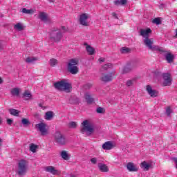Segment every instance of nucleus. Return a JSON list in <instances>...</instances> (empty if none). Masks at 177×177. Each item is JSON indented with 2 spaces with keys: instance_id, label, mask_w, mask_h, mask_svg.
Wrapping results in <instances>:
<instances>
[{
  "instance_id": "1",
  "label": "nucleus",
  "mask_w": 177,
  "mask_h": 177,
  "mask_svg": "<svg viewBox=\"0 0 177 177\" xmlns=\"http://www.w3.org/2000/svg\"><path fill=\"white\" fill-rule=\"evenodd\" d=\"M53 86L57 91L61 92H66V93H70L73 89V86L71 83L67 82V80L63 79L61 81L56 82L53 84Z\"/></svg>"
},
{
  "instance_id": "2",
  "label": "nucleus",
  "mask_w": 177,
  "mask_h": 177,
  "mask_svg": "<svg viewBox=\"0 0 177 177\" xmlns=\"http://www.w3.org/2000/svg\"><path fill=\"white\" fill-rule=\"evenodd\" d=\"M28 168V161L22 159L18 162V169L17 174L19 176H24L27 174V169Z\"/></svg>"
},
{
  "instance_id": "3",
  "label": "nucleus",
  "mask_w": 177,
  "mask_h": 177,
  "mask_svg": "<svg viewBox=\"0 0 177 177\" xmlns=\"http://www.w3.org/2000/svg\"><path fill=\"white\" fill-rule=\"evenodd\" d=\"M82 127L81 129V132L84 134L86 133L87 136H91L93 133V124L90 123L88 120H84L82 123Z\"/></svg>"
},
{
  "instance_id": "4",
  "label": "nucleus",
  "mask_w": 177,
  "mask_h": 177,
  "mask_svg": "<svg viewBox=\"0 0 177 177\" xmlns=\"http://www.w3.org/2000/svg\"><path fill=\"white\" fill-rule=\"evenodd\" d=\"M78 63H79V61L77 59H70L67 66V70L68 73H71V74H73V75H75V74H77L78 66L77 65L78 64Z\"/></svg>"
},
{
  "instance_id": "5",
  "label": "nucleus",
  "mask_w": 177,
  "mask_h": 177,
  "mask_svg": "<svg viewBox=\"0 0 177 177\" xmlns=\"http://www.w3.org/2000/svg\"><path fill=\"white\" fill-rule=\"evenodd\" d=\"M54 142H55V143L59 146H64L67 144L66 136L59 131H55L54 133Z\"/></svg>"
},
{
  "instance_id": "6",
  "label": "nucleus",
  "mask_w": 177,
  "mask_h": 177,
  "mask_svg": "<svg viewBox=\"0 0 177 177\" xmlns=\"http://www.w3.org/2000/svg\"><path fill=\"white\" fill-rule=\"evenodd\" d=\"M62 38H63L62 30L57 28L51 31L50 34V39H52L54 42H60Z\"/></svg>"
},
{
  "instance_id": "7",
  "label": "nucleus",
  "mask_w": 177,
  "mask_h": 177,
  "mask_svg": "<svg viewBox=\"0 0 177 177\" xmlns=\"http://www.w3.org/2000/svg\"><path fill=\"white\" fill-rule=\"evenodd\" d=\"M144 44L149 50L154 52L156 50L158 49V46H154V39L146 37L143 39Z\"/></svg>"
},
{
  "instance_id": "8",
  "label": "nucleus",
  "mask_w": 177,
  "mask_h": 177,
  "mask_svg": "<svg viewBox=\"0 0 177 177\" xmlns=\"http://www.w3.org/2000/svg\"><path fill=\"white\" fill-rule=\"evenodd\" d=\"M162 77L163 80V86H171V85H172V77H171L170 73H162Z\"/></svg>"
},
{
  "instance_id": "9",
  "label": "nucleus",
  "mask_w": 177,
  "mask_h": 177,
  "mask_svg": "<svg viewBox=\"0 0 177 177\" xmlns=\"http://www.w3.org/2000/svg\"><path fill=\"white\" fill-rule=\"evenodd\" d=\"M35 128L41 132L42 136H45L49 133L48 131V129H46V124L44 122H40L39 124H35Z\"/></svg>"
},
{
  "instance_id": "10",
  "label": "nucleus",
  "mask_w": 177,
  "mask_h": 177,
  "mask_svg": "<svg viewBox=\"0 0 177 177\" xmlns=\"http://www.w3.org/2000/svg\"><path fill=\"white\" fill-rule=\"evenodd\" d=\"M88 19H89V15L88 14L86 13L82 14L79 19L80 24H81L82 26H84V27H88V26H89V24L86 21L88 20Z\"/></svg>"
},
{
  "instance_id": "11",
  "label": "nucleus",
  "mask_w": 177,
  "mask_h": 177,
  "mask_svg": "<svg viewBox=\"0 0 177 177\" xmlns=\"http://www.w3.org/2000/svg\"><path fill=\"white\" fill-rule=\"evenodd\" d=\"M146 91L151 97H157L158 96V91L153 89L150 85H147Z\"/></svg>"
},
{
  "instance_id": "12",
  "label": "nucleus",
  "mask_w": 177,
  "mask_h": 177,
  "mask_svg": "<svg viewBox=\"0 0 177 177\" xmlns=\"http://www.w3.org/2000/svg\"><path fill=\"white\" fill-rule=\"evenodd\" d=\"M113 75H114V72L109 73V74H103L100 80L103 82H110L113 81Z\"/></svg>"
},
{
  "instance_id": "13",
  "label": "nucleus",
  "mask_w": 177,
  "mask_h": 177,
  "mask_svg": "<svg viewBox=\"0 0 177 177\" xmlns=\"http://www.w3.org/2000/svg\"><path fill=\"white\" fill-rule=\"evenodd\" d=\"M127 64L130 65V67L131 69H133V71L139 67V60L138 59H131L127 62Z\"/></svg>"
},
{
  "instance_id": "14",
  "label": "nucleus",
  "mask_w": 177,
  "mask_h": 177,
  "mask_svg": "<svg viewBox=\"0 0 177 177\" xmlns=\"http://www.w3.org/2000/svg\"><path fill=\"white\" fill-rule=\"evenodd\" d=\"M46 172H49L52 175H59V170L56 169L53 166H47L45 167Z\"/></svg>"
},
{
  "instance_id": "15",
  "label": "nucleus",
  "mask_w": 177,
  "mask_h": 177,
  "mask_svg": "<svg viewBox=\"0 0 177 177\" xmlns=\"http://www.w3.org/2000/svg\"><path fill=\"white\" fill-rule=\"evenodd\" d=\"M151 34V29H140V35L143 37V38H149V35Z\"/></svg>"
},
{
  "instance_id": "16",
  "label": "nucleus",
  "mask_w": 177,
  "mask_h": 177,
  "mask_svg": "<svg viewBox=\"0 0 177 177\" xmlns=\"http://www.w3.org/2000/svg\"><path fill=\"white\" fill-rule=\"evenodd\" d=\"M127 168L129 172H138L139 171V168L136 167L132 162L127 163Z\"/></svg>"
},
{
  "instance_id": "17",
  "label": "nucleus",
  "mask_w": 177,
  "mask_h": 177,
  "mask_svg": "<svg viewBox=\"0 0 177 177\" xmlns=\"http://www.w3.org/2000/svg\"><path fill=\"white\" fill-rule=\"evenodd\" d=\"M140 168L143 169V171H149L150 168H151V164L147 163L146 161H143L140 165Z\"/></svg>"
},
{
  "instance_id": "18",
  "label": "nucleus",
  "mask_w": 177,
  "mask_h": 177,
  "mask_svg": "<svg viewBox=\"0 0 177 177\" xmlns=\"http://www.w3.org/2000/svg\"><path fill=\"white\" fill-rule=\"evenodd\" d=\"M132 71H133L132 68H131L129 64L127 62L122 69V74H128L132 73Z\"/></svg>"
},
{
  "instance_id": "19",
  "label": "nucleus",
  "mask_w": 177,
  "mask_h": 177,
  "mask_svg": "<svg viewBox=\"0 0 177 177\" xmlns=\"http://www.w3.org/2000/svg\"><path fill=\"white\" fill-rule=\"evenodd\" d=\"M113 147H114V145L110 141H107L102 145V149L104 150H111Z\"/></svg>"
},
{
  "instance_id": "20",
  "label": "nucleus",
  "mask_w": 177,
  "mask_h": 177,
  "mask_svg": "<svg viewBox=\"0 0 177 177\" xmlns=\"http://www.w3.org/2000/svg\"><path fill=\"white\" fill-rule=\"evenodd\" d=\"M84 97L86 99V102L88 104H92V103H93V102H95V99L93 98L92 95H91L89 94V93H86Z\"/></svg>"
},
{
  "instance_id": "21",
  "label": "nucleus",
  "mask_w": 177,
  "mask_h": 177,
  "mask_svg": "<svg viewBox=\"0 0 177 177\" xmlns=\"http://www.w3.org/2000/svg\"><path fill=\"white\" fill-rule=\"evenodd\" d=\"M98 168L101 172H109V167L103 163H98Z\"/></svg>"
},
{
  "instance_id": "22",
  "label": "nucleus",
  "mask_w": 177,
  "mask_h": 177,
  "mask_svg": "<svg viewBox=\"0 0 177 177\" xmlns=\"http://www.w3.org/2000/svg\"><path fill=\"white\" fill-rule=\"evenodd\" d=\"M84 46H86V50L89 55H95V48H93L92 46L88 45L87 43H84Z\"/></svg>"
},
{
  "instance_id": "23",
  "label": "nucleus",
  "mask_w": 177,
  "mask_h": 177,
  "mask_svg": "<svg viewBox=\"0 0 177 177\" xmlns=\"http://www.w3.org/2000/svg\"><path fill=\"white\" fill-rule=\"evenodd\" d=\"M165 59L168 63H172L174 62V59H175V56L171 53H169L165 55Z\"/></svg>"
},
{
  "instance_id": "24",
  "label": "nucleus",
  "mask_w": 177,
  "mask_h": 177,
  "mask_svg": "<svg viewBox=\"0 0 177 177\" xmlns=\"http://www.w3.org/2000/svg\"><path fill=\"white\" fill-rule=\"evenodd\" d=\"M22 97L24 99V100H30V99L32 97V95H31V93H30V91H25L22 95Z\"/></svg>"
},
{
  "instance_id": "25",
  "label": "nucleus",
  "mask_w": 177,
  "mask_h": 177,
  "mask_svg": "<svg viewBox=\"0 0 177 177\" xmlns=\"http://www.w3.org/2000/svg\"><path fill=\"white\" fill-rule=\"evenodd\" d=\"M8 111L11 115H14V117H19L20 114V111L15 109H10Z\"/></svg>"
},
{
  "instance_id": "26",
  "label": "nucleus",
  "mask_w": 177,
  "mask_h": 177,
  "mask_svg": "<svg viewBox=\"0 0 177 177\" xmlns=\"http://www.w3.org/2000/svg\"><path fill=\"white\" fill-rule=\"evenodd\" d=\"M45 120H47V121H50L53 118V111H47L44 116Z\"/></svg>"
},
{
  "instance_id": "27",
  "label": "nucleus",
  "mask_w": 177,
  "mask_h": 177,
  "mask_svg": "<svg viewBox=\"0 0 177 177\" xmlns=\"http://www.w3.org/2000/svg\"><path fill=\"white\" fill-rule=\"evenodd\" d=\"M138 78L137 77H133L131 80H127L126 82V86L129 87V86H133V84H135V82H136Z\"/></svg>"
},
{
  "instance_id": "28",
  "label": "nucleus",
  "mask_w": 177,
  "mask_h": 177,
  "mask_svg": "<svg viewBox=\"0 0 177 177\" xmlns=\"http://www.w3.org/2000/svg\"><path fill=\"white\" fill-rule=\"evenodd\" d=\"M10 93L12 96H19L20 95V88H14L10 91Z\"/></svg>"
},
{
  "instance_id": "29",
  "label": "nucleus",
  "mask_w": 177,
  "mask_h": 177,
  "mask_svg": "<svg viewBox=\"0 0 177 177\" xmlns=\"http://www.w3.org/2000/svg\"><path fill=\"white\" fill-rule=\"evenodd\" d=\"M60 156L62 157V158H63V160H70V156L66 151H62L60 153Z\"/></svg>"
},
{
  "instance_id": "30",
  "label": "nucleus",
  "mask_w": 177,
  "mask_h": 177,
  "mask_svg": "<svg viewBox=\"0 0 177 177\" xmlns=\"http://www.w3.org/2000/svg\"><path fill=\"white\" fill-rule=\"evenodd\" d=\"M39 19L41 20V21H48V16H46V13L41 12L39 15Z\"/></svg>"
},
{
  "instance_id": "31",
  "label": "nucleus",
  "mask_w": 177,
  "mask_h": 177,
  "mask_svg": "<svg viewBox=\"0 0 177 177\" xmlns=\"http://www.w3.org/2000/svg\"><path fill=\"white\" fill-rule=\"evenodd\" d=\"M38 60V57H28L26 59V63H34L35 62H37Z\"/></svg>"
},
{
  "instance_id": "32",
  "label": "nucleus",
  "mask_w": 177,
  "mask_h": 177,
  "mask_svg": "<svg viewBox=\"0 0 177 177\" xmlns=\"http://www.w3.org/2000/svg\"><path fill=\"white\" fill-rule=\"evenodd\" d=\"M127 0H115L114 4L116 5V6H120V5H127Z\"/></svg>"
},
{
  "instance_id": "33",
  "label": "nucleus",
  "mask_w": 177,
  "mask_h": 177,
  "mask_svg": "<svg viewBox=\"0 0 177 177\" xmlns=\"http://www.w3.org/2000/svg\"><path fill=\"white\" fill-rule=\"evenodd\" d=\"M21 124H23L24 127H28L29 125H31V122L27 118H23L21 120Z\"/></svg>"
},
{
  "instance_id": "34",
  "label": "nucleus",
  "mask_w": 177,
  "mask_h": 177,
  "mask_svg": "<svg viewBox=\"0 0 177 177\" xmlns=\"http://www.w3.org/2000/svg\"><path fill=\"white\" fill-rule=\"evenodd\" d=\"M131 48L128 47H122L120 50L121 53L127 54V53H131Z\"/></svg>"
},
{
  "instance_id": "35",
  "label": "nucleus",
  "mask_w": 177,
  "mask_h": 177,
  "mask_svg": "<svg viewBox=\"0 0 177 177\" xmlns=\"http://www.w3.org/2000/svg\"><path fill=\"white\" fill-rule=\"evenodd\" d=\"M14 28H15L16 30H17L18 31H23V30H24V27L23 26V25H21V24L18 23L15 26Z\"/></svg>"
},
{
  "instance_id": "36",
  "label": "nucleus",
  "mask_w": 177,
  "mask_h": 177,
  "mask_svg": "<svg viewBox=\"0 0 177 177\" xmlns=\"http://www.w3.org/2000/svg\"><path fill=\"white\" fill-rule=\"evenodd\" d=\"M37 149H38V145H36L32 143L30 145V151H32V153H36Z\"/></svg>"
},
{
  "instance_id": "37",
  "label": "nucleus",
  "mask_w": 177,
  "mask_h": 177,
  "mask_svg": "<svg viewBox=\"0 0 177 177\" xmlns=\"http://www.w3.org/2000/svg\"><path fill=\"white\" fill-rule=\"evenodd\" d=\"M22 13H25L26 15H32V13H34V10H28L27 8H23Z\"/></svg>"
},
{
  "instance_id": "38",
  "label": "nucleus",
  "mask_w": 177,
  "mask_h": 177,
  "mask_svg": "<svg viewBox=\"0 0 177 177\" xmlns=\"http://www.w3.org/2000/svg\"><path fill=\"white\" fill-rule=\"evenodd\" d=\"M56 64H57V59L55 58H52L50 59V66H51V67H55Z\"/></svg>"
},
{
  "instance_id": "39",
  "label": "nucleus",
  "mask_w": 177,
  "mask_h": 177,
  "mask_svg": "<svg viewBox=\"0 0 177 177\" xmlns=\"http://www.w3.org/2000/svg\"><path fill=\"white\" fill-rule=\"evenodd\" d=\"M113 67V64L109 63V64H104L103 66H102V70L104 71H107V69L108 68H112Z\"/></svg>"
},
{
  "instance_id": "40",
  "label": "nucleus",
  "mask_w": 177,
  "mask_h": 177,
  "mask_svg": "<svg viewBox=\"0 0 177 177\" xmlns=\"http://www.w3.org/2000/svg\"><path fill=\"white\" fill-rule=\"evenodd\" d=\"M104 108H102V107H98L96 109V112L98 113V114H104Z\"/></svg>"
},
{
  "instance_id": "41",
  "label": "nucleus",
  "mask_w": 177,
  "mask_h": 177,
  "mask_svg": "<svg viewBox=\"0 0 177 177\" xmlns=\"http://www.w3.org/2000/svg\"><path fill=\"white\" fill-rule=\"evenodd\" d=\"M153 23H154V24H161V19L159 17L155 18L153 20Z\"/></svg>"
},
{
  "instance_id": "42",
  "label": "nucleus",
  "mask_w": 177,
  "mask_h": 177,
  "mask_svg": "<svg viewBox=\"0 0 177 177\" xmlns=\"http://www.w3.org/2000/svg\"><path fill=\"white\" fill-rule=\"evenodd\" d=\"M69 128H77V122H69Z\"/></svg>"
},
{
  "instance_id": "43",
  "label": "nucleus",
  "mask_w": 177,
  "mask_h": 177,
  "mask_svg": "<svg viewBox=\"0 0 177 177\" xmlns=\"http://www.w3.org/2000/svg\"><path fill=\"white\" fill-rule=\"evenodd\" d=\"M171 113H172V111L171 110V107H167L166 109V114L168 117L171 115Z\"/></svg>"
},
{
  "instance_id": "44",
  "label": "nucleus",
  "mask_w": 177,
  "mask_h": 177,
  "mask_svg": "<svg viewBox=\"0 0 177 177\" xmlns=\"http://www.w3.org/2000/svg\"><path fill=\"white\" fill-rule=\"evenodd\" d=\"M91 162L93 163L94 165L97 164V158H92L91 159Z\"/></svg>"
},
{
  "instance_id": "45",
  "label": "nucleus",
  "mask_w": 177,
  "mask_h": 177,
  "mask_svg": "<svg viewBox=\"0 0 177 177\" xmlns=\"http://www.w3.org/2000/svg\"><path fill=\"white\" fill-rule=\"evenodd\" d=\"M154 75L156 76V77H161V75L162 76V74L161 73V72H160L159 71H156L154 72Z\"/></svg>"
},
{
  "instance_id": "46",
  "label": "nucleus",
  "mask_w": 177,
  "mask_h": 177,
  "mask_svg": "<svg viewBox=\"0 0 177 177\" xmlns=\"http://www.w3.org/2000/svg\"><path fill=\"white\" fill-rule=\"evenodd\" d=\"M58 30H61L62 34H64V32H66V31H67V29L65 26H62L61 28Z\"/></svg>"
},
{
  "instance_id": "47",
  "label": "nucleus",
  "mask_w": 177,
  "mask_h": 177,
  "mask_svg": "<svg viewBox=\"0 0 177 177\" xmlns=\"http://www.w3.org/2000/svg\"><path fill=\"white\" fill-rule=\"evenodd\" d=\"M5 48V46H3V44H2V41H0V52H2L3 49Z\"/></svg>"
},
{
  "instance_id": "48",
  "label": "nucleus",
  "mask_w": 177,
  "mask_h": 177,
  "mask_svg": "<svg viewBox=\"0 0 177 177\" xmlns=\"http://www.w3.org/2000/svg\"><path fill=\"white\" fill-rule=\"evenodd\" d=\"M155 50H158V52H160L161 53H165V50H164V49H162V48H160L158 46V49H156Z\"/></svg>"
},
{
  "instance_id": "49",
  "label": "nucleus",
  "mask_w": 177,
  "mask_h": 177,
  "mask_svg": "<svg viewBox=\"0 0 177 177\" xmlns=\"http://www.w3.org/2000/svg\"><path fill=\"white\" fill-rule=\"evenodd\" d=\"M7 124L8 125H12V124H13V120H12V119H7Z\"/></svg>"
},
{
  "instance_id": "50",
  "label": "nucleus",
  "mask_w": 177,
  "mask_h": 177,
  "mask_svg": "<svg viewBox=\"0 0 177 177\" xmlns=\"http://www.w3.org/2000/svg\"><path fill=\"white\" fill-rule=\"evenodd\" d=\"M91 86H92V84H87L85 85L86 89H89V88H91Z\"/></svg>"
},
{
  "instance_id": "51",
  "label": "nucleus",
  "mask_w": 177,
  "mask_h": 177,
  "mask_svg": "<svg viewBox=\"0 0 177 177\" xmlns=\"http://www.w3.org/2000/svg\"><path fill=\"white\" fill-rule=\"evenodd\" d=\"M112 16L115 17V19H118V17L117 16V14L115 12H112Z\"/></svg>"
},
{
  "instance_id": "52",
  "label": "nucleus",
  "mask_w": 177,
  "mask_h": 177,
  "mask_svg": "<svg viewBox=\"0 0 177 177\" xmlns=\"http://www.w3.org/2000/svg\"><path fill=\"white\" fill-rule=\"evenodd\" d=\"M39 107H41V109H43V110H45V109H46V106H42V104H41V103L39 104Z\"/></svg>"
},
{
  "instance_id": "53",
  "label": "nucleus",
  "mask_w": 177,
  "mask_h": 177,
  "mask_svg": "<svg viewBox=\"0 0 177 177\" xmlns=\"http://www.w3.org/2000/svg\"><path fill=\"white\" fill-rule=\"evenodd\" d=\"M99 62L100 63H103L104 62V58H102V57L100 58Z\"/></svg>"
},
{
  "instance_id": "54",
  "label": "nucleus",
  "mask_w": 177,
  "mask_h": 177,
  "mask_svg": "<svg viewBox=\"0 0 177 177\" xmlns=\"http://www.w3.org/2000/svg\"><path fill=\"white\" fill-rule=\"evenodd\" d=\"M3 80H2V78L0 77V84H3Z\"/></svg>"
},
{
  "instance_id": "55",
  "label": "nucleus",
  "mask_w": 177,
  "mask_h": 177,
  "mask_svg": "<svg viewBox=\"0 0 177 177\" xmlns=\"http://www.w3.org/2000/svg\"><path fill=\"white\" fill-rule=\"evenodd\" d=\"M162 6H164V4H161L160 6H159V8H160V9H162Z\"/></svg>"
},
{
  "instance_id": "56",
  "label": "nucleus",
  "mask_w": 177,
  "mask_h": 177,
  "mask_svg": "<svg viewBox=\"0 0 177 177\" xmlns=\"http://www.w3.org/2000/svg\"><path fill=\"white\" fill-rule=\"evenodd\" d=\"M71 177H77V176H75L74 174H71Z\"/></svg>"
},
{
  "instance_id": "57",
  "label": "nucleus",
  "mask_w": 177,
  "mask_h": 177,
  "mask_svg": "<svg viewBox=\"0 0 177 177\" xmlns=\"http://www.w3.org/2000/svg\"><path fill=\"white\" fill-rule=\"evenodd\" d=\"M48 1H49V2H50V3L55 2V0H48Z\"/></svg>"
},
{
  "instance_id": "58",
  "label": "nucleus",
  "mask_w": 177,
  "mask_h": 177,
  "mask_svg": "<svg viewBox=\"0 0 177 177\" xmlns=\"http://www.w3.org/2000/svg\"><path fill=\"white\" fill-rule=\"evenodd\" d=\"M176 37L177 38V29H176Z\"/></svg>"
},
{
  "instance_id": "59",
  "label": "nucleus",
  "mask_w": 177,
  "mask_h": 177,
  "mask_svg": "<svg viewBox=\"0 0 177 177\" xmlns=\"http://www.w3.org/2000/svg\"><path fill=\"white\" fill-rule=\"evenodd\" d=\"M2 124V120H1V118H0V125Z\"/></svg>"
},
{
  "instance_id": "60",
  "label": "nucleus",
  "mask_w": 177,
  "mask_h": 177,
  "mask_svg": "<svg viewBox=\"0 0 177 177\" xmlns=\"http://www.w3.org/2000/svg\"><path fill=\"white\" fill-rule=\"evenodd\" d=\"M1 17H3V15H1Z\"/></svg>"
}]
</instances>
